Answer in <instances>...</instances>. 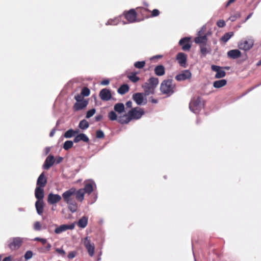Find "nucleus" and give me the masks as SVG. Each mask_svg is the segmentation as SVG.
I'll list each match as a JSON object with an SVG mask.
<instances>
[{"label":"nucleus","mask_w":261,"mask_h":261,"mask_svg":"<svg viewBox=\"0 0 261 261\" xmlns=\"http://www.w3.org/2000/svg\"><path fill=\"white\" fill-rule=\"evenodd\" d=\"M74 99L76 102H80L81 101L84 100V96L81 94H77L74 96Z\"/></svg>","instance_id":"3c124183"},{"label":"nucleus","mask_w":261,"mask_h":261,"mask_svg":"<svg viewBox=\"0 0 261 261\" xmlns=\"http://www.w3.org/2000/svg\"><path fill=\"white\" fill-rule=\"evenodd\" d=\"M211 69L213 71L216 72L215 77L216 79H221L226 75V72L222 69V67L219 66L212 65Z\"/></svg>","instance_id":"f8f14e48"},{"label":"nucleus","mask_w":261,"mask_h":261,"mask_svg":"<svg viewBox=\"0 0 261 261\" xmlns=\"http://www.w3.org/2000/svg\"><path fill=\"white\" fill-rule=\"evenodd\" d=\"M137 72H132L130 75L127 76L128 79L133 83H136L139 81L140 78L137 76Z\"/></svg>","instance_id":"4c0bfd02"},{"label":"nucleus","mask_w":261,"mask_h":261,"mask_svg":"<svg viewBox=\"0 0 261 261\" xmlns=\"http://www.w3.org/2000/svg\"><path fill=\"white\" fill-rule=\"evenodd\" d=\"M84 244L86 249L87 250L89 255L90 256H93L95 251L94 244V243L91 242L88 237L84 239Z\"/></svg>","instance_id":"6e6552de"},{"label":"nucleus","mask_w":261,"mask_h":261,"mask_svg":"<svg viewBox=\"0 0 261 261\" xmlns=\"http://www.w3.org/2000/svg\"><path fill=\"white\" fill-rule=\"evenodd\" d=\"M93 186H96L95 183L93 180H90L85 184L84 189L83 190L85 193L90 194L93 191Z\"/></svg>","instance_id":"a878e982"},{"label":"nucleus","mask_w":261,"mask_h":261,"mask_svg":"<svg viewBox=\"0 0 261 261\" xmlns=\"http://www.w3.org/2000/svg\"><path fill=\"white\" fill-rule=\"evenodd\" d=\"M75 193V189L71 188L69 190L66 191L62 194V197L64 201L66 203H69L70 201L72 200L71 198V196Z\"/></svg>","instance_id":"a211bd4d"},{"label":"nucleus","mask_w":261,"mask_h":261,"mask_svg":"<svg viewBox=\"0 0 261 261\" xmlns=\"http://www.w3.org/2000/svg\"><path fill=\"white\" fill-rule=\"evenodd\" d=\"M206 30V25H204L202 26V27L201 28V30L200 31H198V35H201V34L202 33H203Z\"/></svg>","instance_id":"bf43d9fd"},{"label":"nucleus","mask_w":261,"mask_h":261,"mask_svg":"<svg viewBox=\"0 0 261 261\" xmlns=\"http://www.w3.org/2000/svg\"><path fill=\"white\" fill-rule=\"evenodd\" d=\"M162 57H163V56H162V55H155V56H153L152 57H151V58H150V60H154V59H160V58H162Z\"/></svg>","instance_id":"e2e57ef3"},{"label":"nucleus","mask_w":261,"mask_h":261,"mask_svg":"<svg viewBox=\"0 0 261 261\" xmlns=\"http://www.w3.org/2000/svg\"><path fill=\"white\" fill-rule=\"evenodd\" d=\"M96 137L97 138H99V139L103 138L105 137V134H104L103 132L100 129L96 131Z\"/></svg>","instance_id":"8fccbe9b"},{"label":"nucleus","mask_w":261,"mask_h":261,"mask_svg":"<svg viewBox=\"0 0 261 261\" xmlns=\"http://www.w3.org/2000/svg\"><path fill=\"white\" fill-rule=\"evenodd\" d=\"M88 218L87 216H83L80 218L77 222V225L82 228H84L86 227L88 224Z\"/></svg>","instance_id":"c85d7f7f"},{"label":"nucleus","mask_w":261,"mask_h":261,"mask_svg":"<svg viewBox=\"0 0 261 261\" xmlns=\"http://www.w3.org/2000/svg\"><path fill=\"white\" fill-rule=\"evenodd\" d=\"M34 241H39V242H41L43 244H45L46 243V239H43V238H39V237H36V238H35L34 239H33Z\"/></svg>","instance_id":"864d4df0"},{"label":"nucleus","mask_w":261,"mask_h":261,"mask_svg":"<svg viewBox=\"0 0 261 261\" xmlns=\"http://www.w3.org/2000/svg\"><path fill=\"white\" fill-rule=\"evenodd\" d=\"M145 65V61H137L134 63V66L138 69L143 68Z\"/></svg>","instance_id":"37998d69"},{"label":"nucleus","mask_w":261,"mask_h":261,"mask_svg":"<svg viewBox=\"0 0 261 261\" xmlns=\"http://www.w3.org/2000/svg\"><path fill=\"white\" fill-rule=\"evenodd\" d=\"M227 84V81L225 79H222L218 81H216L213 83V86L215 88H220Z\"/></svg>","instance_id":"7c9ffc66"},{"label":"nucleus","mask_w":261,"mask_h":261,"mask_svg":"<svg viewBox=\"0 0 261 261\" xmlns=\"http://www.w3.org/2000/svg\"><path fill=\"white\" fill-rule=\"evenodd\" d=\"M50 148L49 147H45V148L44 149L45 155H47L49 153V152H50Z\"/></svg>","instance_id":"0e129e2a"},{"label":"nucleus","mask_w":261,"mask_h":261,"mask_svg":"<svg viewBox=\"0 0 261 261\" xmlns=\"http://www.w3.org/2000/svg\"><path fill=\"white\" fill-rule=\"evenodd\" d=\"M176 60L178 64L183 67H186L187 65V56L184 53L180 52L177 54Z\"/></svg>","instance_id":"dca6fc26"},{"label":"nucleus","mask_w":261,"mask_h":261,"mask_svg":"<svg viewBox=\"0 0 261 261\" xmlns=\"http://www.w3.org/2000/svg\"><path fill=\"white\" fill-rule=\"evenodd\" d=\"M227 55L228 57L232 59H236L241 57V53L239 49H236L228 51Z\"/></svg>","instance_id":"b1692460"},{"label":"nucleus","mask_w":261,"mask_h":261,"mask_svg":"<svg viewBox=\"0 0 261 261\" xmlns=\"http://www.w3.org/2000/svg\"><path fill=\"white\" fill-rule=\"evenodd\" d=\"M33 255V252L31 250H28L25 253L24 255V257L25 259L27 260L31 259Z\"/></svg>","instance_id":"de8ad7c7"},{"label":"nucleus","mask_w":261,"mask_h":261,"mask_svg":"<svg viewBox=\"0 0 261 261\" xmlns=\"http://www.w3.org/2000/svg\"><path fill=\"white\" fill-rule=\"evenodd\" d=\"M191 37H186L181 38L179 41V44L182 46V49L184 51H189L191 48V45L190 43Z\"/></svg>","instance_id":"9b49d317"},{"label":"nucleus","mask_w":261,"mask_h":261,"mask_svg":"<svg viewBox=\"0 0 261 261\" xmlns=\"http://www.w3.org/2000/svg\"><path fill=\"white\" fill-rule=\"evenodd\" d=\"M159 81L157 77H151L146 82L142 85V88L144 91L145 96L150 95H153L155 93V90L159 84Z\"/></svg>","instance_id":"f257e3e1"},{"label":"nucleus","mask_w":261,"mask_h":261,"mask_svg":"<svg viewBox=\"0 0 261 261\" xmlns=\"http://www.w3.org/2000/svg\"><path fill=\"white\" fill-rule=\"evenodd\" d=\"M63 160V158L61 156H58L55 159L56 164H59Z\"/></svg>","instance_id":"13d9d810"},{"label":"nucleus","mask_w":261,"mask_h":261,"mask_svg":"<svg viewBox=\"0 0 261 261\" xmlns=\"http://www.w3.org/2000/svg\"><path fill=\"white\" fill-rule=\"evenodd\" d=\"M76 195V198L77 200H79L80 201H82L84 198V192L83 189H81L75 191V194Z\"/></svg>","instance_id":"f704fd0d"},{"label":"nucleus","mask_w":261,"mask_h":261,"mask_svg":"<svg viewBox=\"0 0 261 261\" xmlns=\"http://www.w3.org/2000/svg\"><path fill=\"white\" fill-rule=\"evenodd\" d=\"M110 81L108 79L103 80L101 82V84L102 85H107L109 84Z\"/></svg>","instance_id":"680f3d73"},{"label":"nucleus","mask_w":261,"mask_h":261,"mask_svg":"<svg viewBox=\"0 0 261 261\" xmlns=\"http://www.w3.org/2000/svg\"><path fill=\"white\" fill-rule=\"evenodd\" d=\"M44 203L43 200H37L35 202V208L39 216H42L44 212Z\"/></svg>","instance_id":"5701e85b"},{"label":"nucleus","mask_w":261,"mask_h":261,"mask_svg":"<svg viewBox=\"0 0 261 261\" xmlns=\"http://www.w3.org/2000/svg\"><path fill=\"white\" fill-rule=\"evenodd\" d=\"M240 17H241L240 13L239 12H237L234 14L230 16L228 19L230 20L231 21L233 22Z\"/></svg>","instance_id":"c03bdc74"},{"label":"nucleus","mask_w":261,"mask_h":261,"mask_svg":"<svg viewBox=\"0 0 261 261\" xmlns=\"http://www.w3.org/2000/svg\"><path fill=\"white\" fill-rule=\"evenodd\" d=\"M11 257L10 256L4 258L3 260V261H11Z\"/></svg>","instance_id":"774afa93"},{"label":"nucleus","mask_w":261,"mask_h":261,"mask_svg":"<svg viewBox=\"0 0 261 261\" xmlns=\"http://www.w3.org/2000/svg\"><path fill=\"white\" fill-rule=\"evenodd\" d=\"M47 183V178L44 175V172H42L39 176L37 180V187L44 188Z\"/></svg>","instance_id":"6ab92c4d"},{"label":"nucleus","mask_w":261,"mask_h":261,"mask_svg":"<svg viewBox=\"0 0 261 261\" xmlns=\"http://www.w3.org/2000/svg\"><path fill=\"white\" fill-rule=\"evenodd\" d=\"M120 17H116L114 19H110L106 23V25H116L120 21Z\"/></svg>","instance_id":"58836bf2"},{"label":"nucleus","mask_w":261,"mask_h":261,"mask_svg":"<svg viewBox=\"0 0 261 261\" xmlns=\"http://www.w3.org/2000/svg\"><path fill=\"white\" fill-rule=\"evenodd\" d=\"M200 48L202 57H204L206 55L210 54L211 53L212 49L206 43L200 44Z\"/></svg>","instance_id":"aec40b11"},{"label":"nucleus","mask_w":261,"mask_h":261,"mask_svg":"<svg viewBox=\"0 0 261 261\" xmlns=\"http://www.w3.org/2000/svg\"><path fill=\"white\" fill-rule=\"evenodd\" d=\"M144 114V111L142 109L138 107L133 108L128 112V115L130 120L133 119H139Z\"/></svg>","instance_id":"423d86ee"},{"label":"nucleus","mask_w":261,"mask_h":261,"mask_svg":"<svg viewBox=\"0 0 261 261\" xmlns=\"http://www.w3.org/2000/svg\"><path fill=\"white\" fill-rule=\"evenodd\" d=\"M68 204V208L72 212L74 213L77 210V205L75 202L71 200L69 203H67Z\"/></svg>","instance_id":"72a5a7b5"},{"label":"nucleus","mask_w":261,"mask_h":261,"mask_svg":"<svg viewBox=\"0 0 261 261\" xmlns=\"http://www.w3.org/2000/svg\"><path fill=\"white\" fill-rule=\"evenodd\" d=\"M33 228L36 231H40L41 229V225L39 221H36L34 224Z\"/></svg>","instance_id":"09e8293b"},{"label":"nucleus","mask_w":261,"mask_h":261,"mask_svg":"<svg viewBox=\"0 0 261 261\" xmlns=\"http://www.w3.org/2000/svg\"><path fill=\"white\" fill-rule=\"evenodd\" d=\"M90 93V89L89 88H88L87 87H84L82 90L81 94L83 96H88L89 95Z\"/></svg>","instance_id":"49530a36"},{"label":"nucleus","mask_w":261,"mask_h":261,"mask_svg":"<svg viewBox=\"0 0 261 261\" xmlns=\"http://www.w3.org/2000/svg\"><path fill=\"white\" fill-rule=\"evenodd\" d=\"M117 121L119 123L124 124L128 123L131 120L128 115L125 114L118 117Z\"/></svg>","instance_id":"cd10ccee"},{"label":"nucleus","mask_w":261,"mask_h":261,"mask_svg":"<svg viewBox=\"0 0 261 261\" xmlns=\"http://www.w3.org/2000/svg\"><path fill=\"white\" fill-rule=\"evenodd\" d=\"M79 127L82 130H85L89 127V123L86 120L83 119L80 122Z\"/></svg>","instance_id":"c9c22d12"},{"label":"nucleus","mask_w":261,"mask_h":261,"mask_svg":"<svg viewBox=\"0 0 261 261\" xmlns=\"http://www.w3.org/2000/svg\"><path fill=\"white\" fill-rule=\"evenodd\" d=\"M96 112V109L93 108L91 110H88L86 113V118L87 119L91 117Z\"/></svg>","instance_id":"a18cd8bd"},{"label":"nucleus","mask_w":261,"mask_h":261,"mask_svg":"<svg viewBox=\"0 0 261 261\" xmlns=\"http://www.w3.org/2000/svg\"><path fill=\"white\" fill-rule=\"evenodd\" d=\"M56 227V229H55V232L56 234H60L63 232H64L68 229H73L75 227V225L74 223H71V224H62L60 226L58 227L57 225L55 224L54 225Z\"/></svg>","instance_id":"1a4fd4ad"},{"label":"nucleus","mask_w":261,"mask_h":261,"mask_svg":"<svg viewBox=\"0 0 261 261\" xmlns=\"http://www.w3.org/2000/svg\"><path fill=\"white\" fill-rule=\"evenodd\" d=\"M233 35V33L232 32H227L221 37V40L224 42H227L229 39Z\"/></svg>","instance_id":"e433bc0d"},{"label":"nucleus","mask_w":261,"mask_h":261,"mask_svg":"<svg viewBox=\"0 0 261 261\" xmlns=\"http://www.w3.org/2000/svg\"><path fill=\"white\" fill-rule=\"evenodd\" d=\"M254 45V40L252 38H248L241 40L238 43L239 49L248 51L251 49Z\"/></svg>","instance_id":"39448f33"},{"label":"nucleus","mask_w":261,"mask_h":261,"mask_svg":"<svg viewBox=\"0 0 261 261\" xmlns=\"http://www.w3.org/2000/svg\"><path fill=\"white\" fill-rule=\"evenodd\" d=\"M175 86V84L173 83V80H164L161 83L160 90L163 94L169 97L174 93Z\"/></svg>","instance_id":"f03ea898"},{"label":"nucleus","mask_w":261,"mask_h":261,"mask_svg":"<svg viewBox=\"0 0 261 261\" xmlns=\"http://www.w3.org/2000/svg\"><path fill=\"white\" fill-rule=\"evenodd\" d=\"M108 118L111 121L118 120V117L116 114L115 111H111L108 115Z\"/></svg>","instance_id":"ea45409f"},{"label":"nucleus","mask_w":261,"mask_h":261,"mask_svg":"<svg viewBox=\"0 0 261 261\" xmlns=\"http://www.w3.org/2000/svg\"><path fill=\"white\" fill-rule=\"evenodd\" d=\"M35 196L37 200H43L44 192L43 188L36 187L35 190Z\"/></svg>","instance_id":"412c9836"},{"label":"nucleus","mask_w":261,"mask_h":261,"mask_svg":"<svg viewBox=\"0 0 261 261\" xmlns=\"http://www.w3.org/2000/svg\"><path fill=\"white\" fill-rule=\"evenodd\" d=\"M103 118V116L101 114H98V115H97L95 117V121L96 122H98L99 121H100Z\"/></svg>","instance_id":"4d7b16f0"},{"label":"nucleus","mask_w":261,"mask_h":261,"mask_svg":"<svg viewBox=\"0 0 261 261\" xmlns=\"http://www.w3.org/2000/svg\"><path fill=\"white\" fill-rule=\"evenodd\" d=\"M225 22L223 20H219L217 22V25L219 28H223L225 25Z\"/></svg>","instance_id":"603ef678"},{"label":"nucleus","mask_w":261,"mask_h":261,"mask_svg":"<svg viewBox=\"0 0 261 261\" xmlns=\"http://www.w3.org/2000/svg\"><path fill=\"white\" fill-rule=\"evenodd\" d=\"M144 93H136L133 95V100L139 106L144 105L147 103V99Z\"/></svg>","instance_id":"0eeeda50"},{"label":"nucleus","mask_w":261,"mask_h":261,"mask_svg":"<svg viewBox=\"0 0 261 261\" xmlns=\"http://www.w3.org/2000/svg\"><path fill=\"white\" fill-rule=\"evenodd\" d=\"M88 104V101L84 100L80 102H76L74 104L73 109L75 111L81 110L87 107Z\"/></svg>","instance_id":"4be33fe9"},{"label":"nucleus","mask_w":261,"mask_h":261,"mask_svg":"<svg viewBox=\"0 0 261 261\" xmlns=\"http://www.w3.org/2000/svg\"><path fill=\"white\" fill-rule=\"evenodd\" d=\"M55 163V159L52 154H49L45 160L42 165V168L44 170H48Z\"/></svg>","instance_id":"4468645a"},{"label":"nucleus","mask_w":261,"mask_h":261,"mask_svg":"<svg viewBox=\"0 0 261 261\" xmlns=\"http://www.w3.org/2000/svg\"><path fill=\"white\" fill-rule=\"evenodd\" d=\"M207 40V34H205L203 36L199 35V36L196 37L194 40L196 43L200 44L206 43Z\"/></svg>","instance_id":"c756f323"},{"label":"nucleus","mask_w":261,"mask_h":261,"mask_svg":"<svg viewBox=\"0 0 261 261\" xmlns=\"http://www.w3.org/2000/svg\"><path fill=\"white\" fill-rule=\"evenodd\" d=\"M73 141L70 140L66 141L63 144V148L65 150H68L73 146Z\"/></svg>","instance_id":"a19ab883"},{"label":"nucleus","mask_w":261,"mask_h":261,"mask_svg":"<svg viewBox=\"0 0 261 261\" xmlns=\"http://www.w3.org/2000/svg\"><path fill=\"white\" fill-rule=\"evenodd\" d=\"M160 14V11L158 9H153L151 12V16L152 17H156L159 16Z\"/></svg>","instance_id":"5fc2aeb1"},{"label":"nucleus","mask_w":261,"mask_h":261,"mask_svg":"<svg viewBox=\"0 0 261 261\" xmlns=\"http://www.w3.org/2000/svg\"><path fill=\"white\" fill-rule=\"evenodd\" d=\"M80 141H82L84 142L88 143L89 142V139L86 134L81 133L74 137L73 142L74 143H78Z\"/></svg>","instance_id":"393cba45"},{"label":"nucleus","mask_w":261,"mask_h":261,"mask_svg":"<svg viewBox=\"0 0 261 261\" xmlns=\"http://www.w3.org/2000/svg\"><path fill=\"white\" fill-rule=\"evenodd\" d=\"M74 129L70 128L64 133V136L66 138H70L74 136Z\"/></svg>","instance_id":"79ce46f5"},{"label":"nucleus","mask_w":261,"mask_h":261,"mask_svg":"<svg viewBox=\"0 0 261 261\" xmlns=\"http://www.w3.org/2000/svg\"><path fill=\"white\" fill-rule=\"evenodd\" d=\"M56 251L57 252H58L59 254H61L62 256L65 254V251L61 248H56Z\"/></svg>","instance_id":"6e6d98bb"},{"label":"nucleus","mask_w":261,"mask_h":261,"mask_svg":"<svg viewBox=\"0 0 261 261\" xmlns=\"http://www.w3.org/2000/svg\"><path fill=\"white\" fill-rule=\"evenodd\" d=\"M56 131V128L55 127L50 132V133H49V137H53L54 136Z\"/></svg>","instance_id":"69168bd1"},{"label":"nucleus","mask_w":261,"mask_h":261,"mask_svg":"<svg viewBox=\"0 0 261 261\" xmlns=\"http://www.w3.org/2000/svg\"><path fill=\"white\" fill-rule=\"evenodd\" d=\"M192 74L189 70H184L181 73L176 75L175 79L177 81H182L191 77Z\"/></svg>","instance_id":"9d476101"},{"label":"nucleus","mask_w":261,"mask_h":261,"mask_svg":"<svg viewBox=\"0 0 261 261\" xmlns=\"http://www.w3.org/2000/svg\"><path fill=\"white\" fill-rule=\"evenodd\" d=\"M75 256V253L74 252H70L68 254V257L69 259H72Z\"/></svg>","instance_id":"052dcab7"},{"label":"nucleus","mask_w":261,"mask_h":261,"mask_svg":"<svg viewBox=\"0 0 261 261\" xmlns=\"http://www.w3.org/2000/svg\"><path fill=\"white\" fill-rule=\"evenodd\" d=\"M61 199L62 197L60 195L50 193L48 195L47 202L49 204L53 205L58 203Z\"/></svg>","instance_id":"2eb2a0df"},{"label":"nucleus","mask_w":261,"mask_h":261,"mask_svg":"<svg viewBox=\"0 0 261 261\" xmlns=\"http://www.w3.org/2000/svg\"><path fill=\"white\" fill-rule=\"evenodd\" d=\"M203 107L200 97L193 98L189 103L190 110L195 114H198Z\"/></svg>","instance_id":"20e7f679"},{"label":"nucleus","mask_w":261,"mask_h":261,"mask_svg":"<svg viewBox=\"0 0 261 261\" xmlns=\"http://www.w3.org/2000/svg\"><path fill=\"white\" fill-rule=\"evenodd\" d=\"M124 15L128 23H133L137 21V13L133 9L125 13Z\"/></svg>","instance_id":"ddd939ff"},{"label":"nucleus","mask_w":261,"mask_h":261,"mask_svg":"<svg viewBox=\"0 0 261 261\" xmlns=\"http://www.w3.org/2000/svg\"><path fill=\"white\" fill-rule=\"evenodd\" d=\"M99 97L103 101L110 100L112 98L111 91L106 88L102 89L100 91Z\"/></svg>","instance_id":"f3484780"},{"label":"nucleus","mask_w":261,"mask_h":261,"mask_svg":"<svg viewBox=\"0 0 261 261\" xmlns=\"http://www.w3.org/2000/svg\"><path fill=\"white\" fill-rule=\"evenodd\" d=\"M114 110L115 112L121 114L125 111L124 105L122 103H117L114 105Z\"/></svg>","instance_id":"2f4dec72"},{"label":"nucleus","mask_w":261,"mask_h":261,"mask_svg":"<svg viewBox=\"0 0 261 261\" xmlns=\"http://www.w3.org/2000/svg\"><path fill=\"white\" fill-rule=\"evenodd\" d=\"M125 105L127 108H130L132 107V102L130 100L128 101Z\"/></svg>","instance_id":"338daca9"},{"label":"nucleus","mask_w":261,"mask_h":261,"mask_svg":"<svg viewBox=\"0 0 261 261\" xmlns=\"http://www.w3.org/2000/svg\"><path fill=\"white\" fill-rule=\"evenodd\" d=\"M29 240L27 238L19 237L12 238L8 241V246L12 251L16 250L20 248L24 242Z\"/></svg>","instance_id":"7ed1b4c3"},{"label":"nucleus","mask_w":261,"mask_h":261,"mask_svg":"<svg viewBox=\"0 0 261 261\" xmlns=\"http://www.w3.org/2000/svg\"><path fill=\"white\" fill-rule=\"evenodd\" d=\"M129 90V86L127 84H123L118 89L117 92L121 95H123Z\"/></svg>","instance_id":"473e14b6"},{"label":"nucleus","mask_w":261,"mask_h":261,"mask_svg":"<svg viewBox=\"0 0 261 261\" xmlns=\"http://www.w3.org/2000/svg\"><path fill=\"white\" fill-rule=\"evenodd\" d=\"M154 71L155 74L158 76H162L165 73V67L162 65H159L155 67Z\"/></svg>","instance_id":"bb28decb"}]
</instances>
